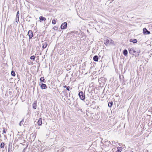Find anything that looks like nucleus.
Listing matches in <instances>:
<instances>
[{"instance_id": "obj_1", "label": "nucleus", "mask_w": 152, "mask_h": 152, "mask_svg": "<svg viewBox=\"0 0 152 152\" xmlns=\"http://www.w3.org/2000/svg\"><path fill=\"white\" fill-rule=\"evenodd\" d=\"M78 95L81 100H83L85 99V95L83 91H81L79 93Z\"/></svg>"}, {"instance_id": "obj_2", "label": "nucleus", "mask_w": 152, "mask_h": 152, "mask_svg": "<svg viewBox=\"0 0 152 152\" xmlns=\"http://www.w3.org/2000/svg\"><path fill=\"white\" fill-rule=\"evenodd\" d=\"M113 42V41L111 39H110V40L107 39L104 41V43L106 45H107L109 44L110 43H112Z\"/></svg>"}, {"instance_id": "obj_3", "label": "nucleus", "mask_w": 152, "mask_h": 152, "mask_svg": "<svg viewBox=\"0 0 152 152\" xmlns=\"http://www.w3.org/2000/svg\"><path fill=\"white\" fill-rule=\"evenodd\" d=\"M67 27V23L66 22H64L62 24L61 26V28L62 29H65Z\"/></svg>"}, {"instance_id": "obj_4", "label": "nucleus", "mask_w": 152, "mask_h": 152, "mask_svg": "<svg viewBox=\"0 0 152 152\" xmlns=\"http://www.w3.org/2000/svg\"><path fill=\"white\" fill-rule=\"evenodd\" d=\"M28 35L29 39L31 38L33 36V33L31 30H29L28 31Z\"/></svg>"}, {"instance_id": "obj_5", "label": "nucleus", "mask_w": 152, "mask_h": 152, "mask_svg": "<svg viewBox=\"0 0 152 152\" xmlns=\"http://www.w3.org/2000/svg\"><path fill=\"white\" fill-rule=\"evenodd\" d=\"M39 85H41V88L42 89H46L47 88L46 85L42 83H40Z\"/></svg>"}, {"instance_id": "obj_6", "label": "nucleus", "mask_w": 152, "mask_h": 152, "mask_svg": "<svg viewBox=\"0 0 152 152\" xmlns=\"http://www.w3.org/2000/svg\"><path fill=\"white\" fill-rule=\"evenodd\" d=\"M143 33L144 34H149L150 31H148L145 28H144L143 29Z\"/></svg>"}, {"instance_id": "obj_7", "label": "nucleus", "mask_w": 152, "mask_h": 152, "mask_svg": "<svg viewBox=\"0 0 152 152\" xmlns=\"http://www.w3.org/2000/svg\"><path fill=\"white\" fill-rule=\"evenodd\" d=\"M129 53L131 54H133V53L136 52V51L134 50L133 48H130L129 50Z\"/></svg>"}, {"instance_id": "obj_8", "label": "nucleus", "mask_w": 152, "mask_h": 152, "mask_svg": "<svg viewBox=\"0 0 152 152\" xmlns=\"http://www.w3.org/2000/svg\"><path fill=\"white\" fill-rule=\"evenodd\" d=\"M38 124L40 126L42 125V118H40L37 122Z\"/></svg>"}, {"instance_id": "obj_9", "label": "nucleus", "mask_w": 152, "mask_h": 152, "mask_svg": "<svg viewBox=\"0 0 152 152\" xmlns=\"http://www.w3.org/2000/svg\"><path fill=\"white\" fill-rule=\"evenodd\" d=\"M39 20H40V22L42 21H45L46 20V18L43 17V16H40L39 18Z\"/></svg>"}, {"instance_id": "obj_10", "label": "nucleus", "mask_w": 152, "mask_h": 152, "mask_svg": "<svg viewBox=\"0 0 152 152\" xmlns=\"http://www.w3.org/2000/svg\"><path fill=\"white\" fill-rule=\"evenodd\" d=\"M42 48L43 49H45L46 48L48 44L46 42H45L42 43Z\"/></svg>"}, {"instance_id": "obj_11", "label": "nucleus", "mask_w": 152, "mask_h": 152, "mask_svg": "<svg viewBox=\"0 0 152 152\" xmlns=\"http://www.w3.org/2000/svg\"><path fill=\"white\" fill-rule=\"evenodd\" d=\"M98 57L97 56H95L93 57V60L95 61H97L98 60Z\"/></svg>"}, {"instance_id": "obj_12", "label": "nucleus", "mask_w": 152, "mask_h": 152, "mask_svg": "<svg viewBox=\"0 0 152 152\" xmlns=\"http://www.w3.org/2000/svg\"><path fill=\"white\" fill-rule=\"evenodd\" d=\"M122 149V147H118L117 148V150L115 152H121Z\"/></svg>"}, {"instance_id": "obj_13", "label": "nucleus", "mask_w": 152, "mask_h": 152, "mask_svg": "<svg viewBox=\"0 0 152 152\" xmlns=\"http://www.w3.org/2000/svg\"><path fill=\"white\" fill-rule=\"evenodd\" d=\"M33 108L34 109H36L37 108V102H35L33 104Z\"/></svg>"}, {"instance_id": "obj_14", "label": "nucleus", "mask_w": 152, "mask_h": 152, "mask_svg": "<svg viewBox=\"0 0 152 152\" xmlns=\"http://www.w3.org/2000/svg\"><path fill=\"white\" fill-rule=\"evenodd\" d=\"M128 53V51L126 50H124L123 51V54L125 56H126Z\"/></svg>"}, {"instance_id": "obj_15", "label": "nucleus", "mask_w": 152, "mask_h": 152, "mask_svg": "<svg viewBox=\"0 0 152 152\" xmlns=\"http://www.w3.org/2000/svg\"><path fill=\"white\" fill-rule=\"evenodd\" d=\"M40 80L42 82H43V83H45V80L44 79V77H41L40 79Z\"/></svg>"}, {"instance_id": "obj_16", "label": "nucleus", "mask_w": 152, "mask_h": 152, "mask_svg": "<svg viewBox=\"0 0 152 152\" xmlns=\"http://www.w3.org/2000/svg\"><path fill=\"white\" fill-rule=\"evenodd\" d=\"M113 105V102H109L108 104V106L109 107H111Z\"/></svg>"}, {"instance_id": "obj_17", "label": "nucleus", "mask_w": 152, "mask_h": 152, "mask_svg": "<svg viewBox=\"0 0 152 152\" xmlns=\"http://www.w3.org/2000/svg\"><path fill=\"white\" fill-rule=\"evenodd\" d=\"M24 122V119H23L22 120L20 121L19 124V125L20 126H21L23 124V123Z\"/></svg>"}, {"instance_id": "obj_18", "label": "nucleus", "mask_w": 152, "mask_h": 152, "mask_svg": "<svg viewBox=\"0 0 152 152\" xmlns=\"http://www.w3.org/2000/svg\"><path fill=\"white\" fill-rule=\"evenodd\" d=\"M4 142H2L1 143L0 145V147L1 148H4Z\"/></svg>"}, {"instance_id": "obj_19", "label": "nucleus", "mask_w": 152, "mask_h": 152, "mask_svg": "<svg viewBox=\"0 0 152 152\" xmlns=\"http://www.w3.org/2000/svg\"><path fill=\"white\" fill-rule=\"evenodd\" d=\"M11 74L12 76H15V72L14 71H12L11 72Z\"/></svg>"}, {"instance_id": "obj_20", "label": "nucleus", "mask_w": 152, "mask_h": 152, "mask_svg": "<svg viewBox=\"0 0 152 152\" xmlns=\"http://www.w3.org/2000/svg\"><path fill=\"white\" fill-rule=\"evenodd\" d=\"M19 16L18 15V16L17 17V15H16V22H18L19 21Z\"/></svg>"}, {"instance_id": "obj_21", "label": "nucleus", "mask_w": 152, "mask_h": 152, "mask_svg": "<svg viewBox=\"0 0 152 152\" xmlns=\"http://www.w3.org/2000/svg\"><path fill=\"white\" fill-rule=\"evenodd\" d=\"M35 58V57L34 56H32L30 57V59L34 61V60Z\"/></svg>"}, {"instance_id": "obj_22", "label": "nucleus", "mask_w": 152, "mask_h": 152, "mask_svg": "<svg viewBox=\"0 0 152 152\" xmlns=\"http://www.w3.org/2000/svg\"><path fill=\"white\" fill-rule=\"evenodd\" d=\"M52 23L53 24H55L56 23V20H55L54 19H53L52 21Z\"/></svg>"}, {"instance_id": "obj_23", "label": "nucleus", "mask_w": 152, "mask_h": 152, "mask_svg": "<svg viewBox=\"0 0 152 152\" xmlns=\"http://www.w3.org/2000/svg\"><path fill=\"white\" fill-rule=\"evenodd\" d=\"M12 148V146H10V147L9 148V150H8L9 152H11V151H12L11 150Z\"/></svg>"}, {"instance_id": "obj_24", "label": "nucleus", "mask_w": 152, "mask_h": 152, "mask_svg": "<svg viewBox=\"0 0 152 152\" xmlns=\"http://www.w3.org/2000/svg\"><path fill=\"white\" fill-rule=\"evenodd\" d=\"M137 42V40L136 39H134L132 40V42L134 43H135Z\"/></svg>"}, {"instance_id": "obj_25", "label": "nucleus", "mask_w": 152, "mask_h": 152, "mask_svg": "<svg viewBox=\"0 0 152 152\" xmlns=\"http://www.w3.org/2000/svg\"><path fill=\"white\" fill-rule=\"evenodd\" d=\"M53 29L55 30H57V29H58V27H57L56 26H55L53 28Z\"/></svg>"}, {"instance_id": "obj_26", "label": "nucleus", "mask_w": 152, "mask_h": 152, "mask_svg": "<svg viewBox=\"0 0 152 152\" xmlns=\"http://www.w3.org/2000/svg\"><path fill=\"white\" fill-rule=\"evenodd\" d=\"M3 133H6L5 129L4 128L3 129Z\"/></svg>"}, {"instance_id": "obj_27", "label": "nucleus", "mask_w": 152, "mask_h": 152, "mask_svg": "<svg viewBox=\"0 0 152 152\" xmlns=\"http://www.w3.org/2000/svg\"><path fill=\"white\" fill-rule=\"evenodd\" d=\"M70 86H68L67 87L66 89L67 90L69 91L70 90Z\"/></svg>"}, {"instance_id": "obj_28", "label": "nucleus", "mask_w": 152, "mask_h": 152, "mask_svg": "<svg viewBox=\"0 0 152 152\" xmlns=\"http://www.w3.org/2000/svg\"><path fill=\"white\" fill-rule=\"evenodd\" d=\"M16 15L17 16V17L18 16V15L19 16V12L18 11L17 12Z\"/></svg>"}, {"instance_id": "obj_29", "label": "nucleus", "mask_w": 152, "mask_h": 152, "mask_svg": "<svg viewBox=\"0 0 152 152\" xmlns=\"http://www.w3.org/2000/svg\"><path fill=\"white\" fill-rule=\"evenodd\" d=\"M125 152H133V151H126Z\"/></svg>"}, {"instance_id": "obj_30", "label": "nucleus", "mask_w": 152, "mask_h": 152, "mask_svg": "<svg viewBox=\"0 0 152 152\" xmlns=\"http://www.w3.org/2000/svg\"><path fill=\"white\" fill-rule=\"evenodd\" d=\"M64 87L65 88H67V86H66L65 85V86H64Z\"/></svg>"}, {"instance_id": "obj_31", "label": "nucleus", "mask_w": 152, "mask_h": 152, "mask_svg": "<svg viewBox=\"0 0 152 152\" xmlns=\"http://www.w3.org/2000/svg\"><path fill=\"white\" fill-rule=\"evenodd\" d=\"M129 41H130V42H132V39H130V40H129Z\"/></svg>"}, {"instance_id": "obj_32", "label": "nucleus", "mask_w": 152, "mask_h": 152, "mask_svg": "<svg viewBox=\"0 0 152 152\" xmlns=\"http://www.w3.org/2000/svg\"><path fill=\"white\" fill-rule=\"evenodd\" d=\"M92 102V103H93V104H94V103H95V102H94V101L93 102Z\"/></svg>"}, {"instance_id": "obj_33", "label": "nucleus", "mask_w": 152, "mask_h": 152, "mask_svg": "<svg viewBox=\"0 0 152 152\" xmlns=\"http://www.w3.org/2000/svg\"><path fill=\"white\" fill-rule=\"evenodd\" d=\"M32 152H34V151L33 150L32 151Z\"/></svg>"}]
</instances>
